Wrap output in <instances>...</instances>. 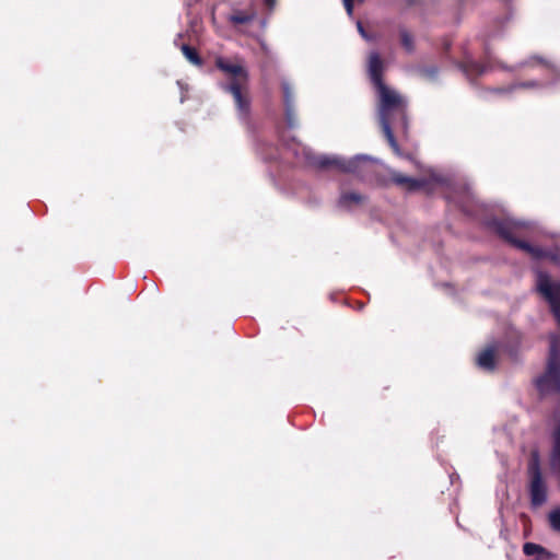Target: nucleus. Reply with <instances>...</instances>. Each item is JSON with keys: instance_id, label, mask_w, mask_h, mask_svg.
<instances>
[{"instance_id": "f257e3e1", "label": "nucleus", "mask_w": 560, "mask_h": 560, "mask_svg": "<svg viewBox=\"0 0 560 560\" xmlns=\"http://www.w3.org/2000/svg\"><path fill=\"white\" fill-rule=\"evenodd\" d=\"M368 70L380 97V121L383 132L395 154L402 156L392 127L400 129L404 132L407 131L406 100L399 93L383 83L382 75L384 65L377 51L371 52Z\"/></svg>"}, {"instance_id": "f03ea898", "label": "nucleus", "mask_w": 560, "mask_h": 560, "mask_svg": "<svg viewBox=\"0 0 560 560\" xmlns=\"http://www.w3.org/2000/svg\"><path fill=\"white\" fill-rule=\"evenodd\" d=\"M502 238L511 243L516 248L527 252L535 259H549L556 265H560V249L555 248L545 250L540 247L533 246L526 241L521 240L529 237L534 232V226L530 223L516 221L511 218H505L502 221L492 220L488 222Z\"/></svg>"}, {"instance_id": "7ed1b4c3", "label": "nucleus", "mask_w": 560, "mask_h": 560, "mask_svg": "<svg viewBox=\"0 0 560 560\" xmlns=\"http://www.w3.org/2000/svg\"><path fill=\"white\" fill-rule=\"evenodd\" d=\"M215 65L230 80L229 83L221 85L222 89L233 95L240 115L246 117L249 113V98L244 94L248 88L247 70L242 65L222 57L217 59Z\"/></svg>"}, {"instance_id": "20e7f679", "label": "nucleus", "mask_w": 560, "mask_h": 560, "mask_svg": "<svg viewBox=\"0 0 560 560\" xmlns=\"http://www.w3.org/2000/svg\"><path fill=\"white\" fill-rule=\"evenodd\" d=\"M541 395L560 393V336L550 335L549 357L546 372L536 380Z\"/></svg>"}, {"instance_id": "39448f33", "label": "nucleus", "mask_w": 560, "mask_h": 560, "mask_svg": "<svg viewBox=\"0 0 560 560\" xmlns=\"http://www.w3.org/2000/svg\"><path fill=\"white\" fill-rule=\"evenodd\" d=\"M372 161H374V160L368 155H357L350 160L339 158V156L323 155V156L316 158V160L312 161V163L319 168L335 166L342 172L357 173V174L362 175L365 165Z\"/></svg>"}, {"instance_id": "423d86ee", "label": "nucleus", "mask_w": 560, "mask_h": 560, "mask_svg": "<svg viewBox=\"0 0 560 560\" xmlns=\"http://www.w3.org/2000/svg\"><path fill=\"white\" fill-rule=\"evenodd\" d=\"M528 474L530 476V501L535 506H540L547 500V489L540 471V458L537 451H534L528 464Z\"/></svg>"}, {"instance_id": "0eeeda50", "label": "nucleus", "mask_w": 560, "mask_h": 560, "mask_svg": "<svg viewBox=\"0 0 560 560\" xmlns=\"http://www.w3.org/2000/svg\"><path fill=\"white\" fill-rule=\"evenodd\" d=\"M536 287L538 292L548 301L551 311L560 325V282H553L545 272H537Z\"/></svg>"}, {"instance_id": "6e6552de", "label": "nucleus", "mask_w": 560, "mask_h": 560, "mask_svg": "<svg viewBox=\"0 0 560 560\" xmlns=\"http://www.w3.org/2000/svg\"><path fill=\"white\" fill-rule=\"evenodd\" d=\"M282 90H283V98H284V106H285V119L289 127L295 126V115H294V107H293V94L291 91V88L287 81L282 82Z\"/></svg>"}, {"instance_id": "1a4fd4ad", "label": "nucleus", "mask_w": 560, "mask_h": 560, "mask_svg": "<svg viewBox=\"0 0 560 560\" xmlns=\"http://www.w3.org/2000/svg\"><path fill=\"white\" fill-rule=\"evenodd\" d=\"M393 180L400 186H406L408 190H417L424 186V180L422 179H415L409 176H405L400 173L394 172L392 174Z\"/></svg>"}, {"instance_id": "9d476101", "label": "nucleus", "mask_w": 560, "mask_h": 560, "mask_svg": "<svg viewBox=\"0 0 560 560\" xmlns=\"http://www.w3.org/2000/svg\"><path fill=\"white\" fill-rule=\"evenodd\" d=\"M553 447L550 457V465L553 470L560 472V421L552 433Z\"/></svg>"}, {"instance_id": "9b49d317", "label": "nucleus", "mask_w": 560, "mask_h": 560, "mask_svg": "<svg viewBox=\"0 0 560 560\" xmlns=\"http://www.w3.org/2000/svg\"><path fill=\"white\" fill-rule=\"evenodd\" d=\"M495 349L494 347H489L482 352L479 353L477 358V364L479 368L483 370L491 371L494 369L495 360H494Z\"/></svg>"}, {"instance_id": "f8f14e48", "label": "nucleus", "mask_w": 560, "mask_h": 560, "mask_svg": "<svg viewBox=\"0 0 560 560\" xmlns=\"http://www.w3.org/2000/svg\"><path fill=\"white\" fill-rule=\"evenodd\" d=\"M256 12L254 10L249 11H235L229 18V22L238 25V24H247L255 20Z\"/></svg>"}, {"instance_id": "ddd939ff", "label": "nucleus", "mask_w": 560, "mask_h": 560, "mask_svg": "<svg viewBox=\"0 0 560 560\" xmlns=\"http://www.w3.org/2000/svg\"><path fill=\"white\" fill-rule=\"evenodd\" d=\"M523 552L525 556H546L547 558H552V555L547 551L542 546L535 542H526L523 546Z\"/></svg>"}, {"instance_id": "4468645a", "label": "nucleus", "mask_w": 560, "mask_h": 560, "mask_svg": "<svg viewBox=\"0 0 560 560\" xmlns=\"http://www.w3.org/2000/svg\"><path fill=\"white\" fill-rule=\"evenodd\" d=\"M448 198L456 202L463 209V211L469 213L470 210L468 207V202L472 199V194L468 188H465L463 190L462 196L457 197L456 195H452L448 196Z\"/></svg>"}, {"instance_id": "2eb2a0df", "label": "nucleus", "mask_w": 560, "mask_h": 560, "mask_svg": "<svg viewBox=\"0 0 560 560\" xmlns=\"http://www.w3.org/2000/svg\"><path fill=\"white\" fill-rule=\"evenodd\" d=\"M179 48L189 62H191L195 66L202 65V59L200 58L195 48L190 47L187 44L180 45Z\"/></svg>"}, {"instance_id": "dca6fc26", "label": "nucleus", "mask_w": 560, "mask_h": 560, "mask_svg": "<svg viewBox=\"0 0 560 560\" xmlns=\"http://www.w3.org/2000/svg\"><path fill=\"white\" fill-rule=\"evenodd\" d=\"M362 200V196L355 192H348L340 196L338 205L340 208L350 209L352 203H360Z\"/></svg>"}, {"instance_id": "f3484780", "label": "nucleus", "mask_w": 560, "mask_h": 560, "mask_svg": "<svg viewBox=\"0 0 560 560\" xmlns=\"http://www.w3.org/2000/svg\"><path fill=\"white\" fill-rule=\"evenodd\" d=\"M400 37H401V45L406 49V51L412 52L415 49L412 36L406 30H401Z\"/></svg>"}, {"instance_id": "a211bd4d", "label": "nucleus", "mask_w": 560, "mask_h": 560, "mask_svg": "<svg viewBox=\"0 0 560 560\" xmlns=\"http://www.w3.org/2000/svg\"><path fill=\"white\" fill-rule=\"evenodd\" d=\"M549 523L553 530L560 532V508L549 513Z\"/></svg>"}, {"instance_id": "6ab92c4d", "label": "nucleus", "mask_w": 560, "mask_h": 560, "mask_svg": "<svg viewBox=\"0 0 560 560\" xmlns=\"http://www.w3.org/2000/svg\"><path fill=\"white\" fill-rule=\"evenodd\" d=\"M423 74L428 78H433L436 74V69L435 68L425 69V70H423Z\"/></svg>"}, {"instance_id": "aec40b11", "label": "nucleus", "mask_w": 560, "mask_h": 560, "mask_svg": "<svg viewBox=\"0 0 560 560\" xmlns=\"http://www.w3.org/2000/svg\"><path fill=\"white\" fill-rule=\"evenodd\" d=\"M357 25H358V30H359L360 34L362 35V37H364L365 39L370 40V37L365 33V31H364V28L362 26V23L358 22Z\"/></svg>"}, {"instance_id": "412c9836", "label": "nucleus", "mask_w": 560, "mask_h": 560, "mask_svg": "<svg viewBox=\"0 0 560 560\" xmlns=\"http://www.w3.org/2000/svg\"><path fill=\"white\" fill-rule=\"evenodd\" d=\"M537 83L535 81H529V82H526V83H522V86H535Z\"/></svg>"}, {"instance_id": "4be33fe9", "label": "nucleus", "mask_w": 560, "mask_h": 560, "mask_svg": "<svg viewBox=\"0 0 560 560\" xmlns=\"http://www.w3.org/2000/svg\"><path fill=\"white\" fill-rule=\"evenodd\" d=\"M266 4L271 8L275 4V0H266Z\"/></svg>"}, {"instance_id": "5701e85b", "label": "nucleus", "mask_w": 560, "mask_h": 560, "mask_svg": "<svg viewBox=\"0 0 560 560\" xmlns=\"http://www.w3.org/2000/svg\"><path fill=\"white\" fill-rule=\"evenodd\" d=\"M477 66V70L479 73H483L486 71V69L483 67H479L478 65Z\"/></svg>"}]
</instances>
